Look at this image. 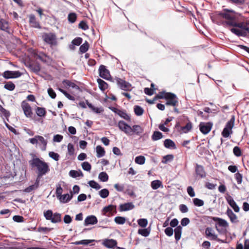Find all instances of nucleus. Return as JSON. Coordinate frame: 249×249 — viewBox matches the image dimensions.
Here are the masks:
<instances>
[{
	"mask_svg": "<svg viewBox=\"0 0 249 249\" xmlns=\"http://www.w3.org/2000/svg\"><path fill=\"white\" fill-rule=\"evenodd\" d=\"M29 163L32 168H36L38 177L46 175L50 170L48 163L38 158H33L29 161Z\"/></svg>",
	"mask_w": 249,
	"mask_h": 249,
	"instance_id": "nucleus-1",
	"label": "nucleus"
},
{
	"mask_svg": "<svg viewBox=\"0 0 249 249\" xmlns=\"http://www.w3.org/2000/svg\"><path fill=\"white\" fill-rule=\"evenodd\" d=\"M218 15L224 18L226 20L223 22L224 26H231V22H234L241 17V15L233 10L227 8L223 9L222 11L218 13Z\"/></svg>",
	"mask_w": 249,
	"mask_h": 249,
	"instance_id": "nucleus-2",
	"label": "nucleus"
},
{
	"mask_svg": "<svg viewBox=\"0 0 249 249\" xmlns=\"http://www.w3.org/2000/svg\"><path fill=\"white\" fill-rule=\"evenodd\" d=\"M44 216L47 220H50L53 223H59L62 221L61 214L58 213H53L51 210L44 212Z\"/></svg>",
	"mask_w": 249,
	"mask_h": 249,
	"instance_id": "nucleus-3",
	"label": "nucleus"
},
{
	"mask_svg": "<svg viewBox=\"0 0 249 249\" xmlns=\"http://www.w3.org/2000/svg\"><path fill=\"white\" fill-rule=\"evenodd\" d=\"M234 121L235 116L232 115L230 120L226 123L221 133L222 136L223 137L228 138L230 136V134H232V129L234 126Z\"/></svg>",
	"mask_w": 249,
	"mask_h": 249,
	"instance_id": "nucleus-4",
	"label": "nucleus"
},
{
	"mask_svg": "<svg viewBox=\"0 0 249 249\" xmlns=\"http://www.w3.org/2000/svg\"><path fill=\"white\" fill-rule=\"evenodd\" d=\"M165 100L166 106H171L174 107L178 106V98L175 93L172 92L166 93Z\"/></svg>",
	"mask_w": 249,
	"mask_h": 249,
	"instance_id": "nucleus-5",
	"label": "nucleus"
},
{
	"mask_svg": "<svg viewBox=\"0 0 249 249\" xmlns=\"http://www.w3.org/2000/svg\"><path fill=\"white\" fill-rule=\"evenodd\" d=\"M112 82H115L118 87L122 90L124 91H130L131 90L132 85L128 82L118 77H115Z\"/></svg>",
	"mask_w": 249,
	"mask_h": 249,
	"instance_id": "nucleus-6",
	"label": "nucleus"
},
{
	"mask_svg": "<svg viewBox=\"0 0 249 249\" xmlns=\"http://www.w3.org/2000/svg\"><path fill=\"white\" fill-rule=\"evenodd\" d=\"M43 38L44 41L48 44L56 45L57 44L56 37L53 33H46L43 36Z\"/></svg>",
	"mask_w": 249,
	"mask_h": 249,
	"instance_id": "nucleus-7",
	"label": "nucleus"
},
{
	"mask_svg": "<svg viewBox=\"0 0 249 249\" xmlns=\"http://www.w3.org/2000/svg\"><path fill=\"white\" fill-rule=\"evenodd\" d=\"M99 73V76L104 79L110 80L112 79L109 71L106 68V67L103 65L100 66Z\"/></svg>",
	"mask_w": 249,
	"mask_h": 249,
	"instance_id": "nucleus-8",
	"label": "nucleus"
},
{
	"mask_svg": "<svg viewBox=\"0 0 249 249\" xmlns=\"http://www.w3.org/2000/svg\"><path fill=\"white\" fill-rule=\"evenodd\" d=\"M22 73L18 71H6L3 74L2 76L6 79L11 78H16L21 76Z\"/></svg>",
	"mask_w": 249,
	"mask_h": 249,
	"instance_id": "nucleus-9",
	"label": "nucleus"
},
{
	"mask_svg": "<svg viewBox=\"0 0 249 249\" xmlns=\"http://www.w3.org/2000/svg\"><path fill=\"white\" fill-rule=\"evenodd\" d=\"M209 218L212 219L214 221L217 222V223L215 224V228L219 232H221V230L218 228L217 225L224 228H226L228 226V223L225 219L217 217H209Z\"/></svg>",
	"mask_w": 249,
	"mask_h": 249,
	"instance_id": "nucleus-10",
	"label": "nucleus"
},
{
	"mask_svg": "<svg viewBox=\"0 0 249 249\" xmlns=\"http://www.w3.org/2000/svg\"><path fill=\"white\" fill-rule=\"evenodd\" d=\"M118 126L120 130L123 131L128 135H131V127L124 121H120L118 122Z\"/></svg>",
	"mask_w": 249,
	"mask_h": 249,
	"instance_id": "nucleus-11",
	"label": "nucleus"
},
{
	"mask_svg": "<svg viewBox=\"0 0 249 249\" xmlns=\"http://www.w3.org/2000/svg\"><path fill=\"white\" fill-rule=\"evenodd\" d=\"M212 122H201L199 124V130L203 134H207L211 131L213 126Z\"/></svg>",
	"mask_w": 249,
	"mask_h": 249,
	"instance_id": "nucleus-12",
	"label": "nucleus"
},
{
	"mask_svg": "<svg viewBox=\"0 0 249 249\" xmlns=\"http://www.w3.org/2000/svg\"><path fill=\"white\" fill-rule=\"evenodd\" d=\"M21 107L24 111V115L28 118H31L33 115V112L31 106L25 101L21 103Z\"/></svg>",
	"mask_w": 249,
	"mask_h": 249,
	"instance_id": "nucleus-13",
	"label": "nucleus"
},
{
	"mask_svg": "<svg viewBox=\"0 0 249 249\" xmlns=\"http://www.w3.org/2000/svg\"><path fill=\"white\" fill-rule=\"evenodd\" d=\"M195 173L196 176L199 177L200 178H204L206 177V172L204 170V167L197 163L196 164Z\"/></svg>",
	"mask_w": 249,
	"mask_h": 249,
	"instance_id": "nucleus-14",
	"label": "nucleus"
},
{
	"mask_svg": "<svg viewBox=\"0 0 249 249\" xmlns=\"http://www.w3.org/2000/svg\"><path fill=\"white\" fill-rule=\"evenodd\" d=\"M226 200L229 205L233 209L235 212L238 213L239 212V207L237 205L235 201L231 196H229L228 197H227Z\"/></svg>",
	"mask_w": 249,
	"mask_h": 249,
	"instance_id": "nucleus-15",
	"label": "nucleus"
},
{
	"mask_svg": "<svg viewBox=\"0 0 249 249\" xmlns=\"http://www.w3.org/2000/svg\"><path fill=\"white\" fill-rule=\"evenodd\" d=\"M98 222L97 217L94 215L88 216L84 220V225L88 226L89 225H94Z\"/></svg>",
	"mask_w": 249,
	"mask_h": 249,
	"instance_id": "nucleus-16",
	"label": "nucleus"
},
{
	"mask_svg": "<svg viewBox=\"0 0 249 249\" xmlns=\"http://www.w3.org/2000/svg\"><path fill=\"white\" fill-rule=\"evenodd\" d=\"M102 244L108 249H112L116 247L117 242L114 239H105L103 241Z\"/></svg>",
	"mask_w": 249,
	"mask_h": 249,
	"instance_id": "nucleus-17",
	"label": "nucleus"
},
{
	"mask_svg": "<svg viewBox=\"0 0 249 249\" xmlns=\"http://www.w3.org/2000/svg\"><path fill=\"white\" fill-rule=\"evenodd\" d=\"M35 55L37 59H39L44 63H49L51 60V58L43 53L36 54Z\"/></svg>",
	"mask_w": 249,
	"mask_h": 249,
	"instance_id": "nucleus-18",
	"label": "nucleus"
},
{
	"mask_svg": "<svg viewBox=\"0 0 249 249\" xmlns=\"http://www.w3.org/2000/svg\"><path fill=\"white\" fill-rule=\"evenodd\" d=\"M134 205L132 202H127L124 204H121L119 206V211L120 212L127 211L132 210L134 208Z\"/></svg>",
	"mask_w": 249,
	"mask_h": 249,
	"instance_id": "nucleus-19",
	"label": "nucleus"
},
{
	"mask_svg": "<svg viewBox=\"0 0 249 249\" xmlns=\"http://www.w3.org/2000/svg\"><path fill=\"white\" fill-rule=\"evenodd\" d=\"M226 213L230 218L231 223H236L238 222L237 216L230 208H228Z\"/></svg>",
	"mask_w": 249,
	"mask_h": 249,
	"instance_id": "nucleus-20",
	"label": "nucleus"
},
{
	"mask_svg": "<svg viewBox=\"0 0 249 249\" xmlns=\"http://www.w3.org/2000/svg\"><path fill=\"white\" fill-rule=\"evenodd\" d=\"M0 29L10 34L8 22L6 20L1 18L0 19Z\"/></svg>",
	"mask_w": 249,
	"mask_h": 249,
	"instance_id": "nucleus-21",
	"label": "nucleus"
},
{
	"mask_svg": "<svg viewBox=\"0 0 249 249\" xmlns=\"http://www.w3.org/2000/svg\"><path fill=\"white\" fill-rule=\"evenodd\" d=\"M240 18H238V19L234 22H231V27L239 28L240 30H243L244 27L247 25L248 22H239Z\"/></svg>",
	"mask_w": 249,
	"mask_h": 249,
	"instance_id": "nucleus-22",
	"label": "nucleus"
},
{
	"mask_svg": "<svg viewBox=\"0 0 249 249\" xmlns=\"http://www.w3.org/2000/svg\"><path fill=\"white\" fill-rule=\"evenodd\" d=\"M163 144L165 147L168 149H176L177 148L175 142L169 139L165 140Z\"/></svg>",
	"mask_w": 249,
	"mask_h": 249,
	"instance_id": "nucleus-23",
	"label": "nucleus"
},
{
	"mask_svg": "<svg viewBox=\"0 0 249 249\" xmlns=\"http://www.w3.org/2000/svg\"><path fill=\"white\" fill-rule=\"evenodd\" d=\"M29 23L33 27L39 29L41 28L39 22L36 21V18L33 14L29 16Z\"/></svg>",
	"mask_w": 249,
	"mask_h": 249,
	"instance_id": "nucleus-24",
	"label": "nucleus"
},
{
	"mask_svg": "<svg viewBox=\"0 0 249 249\" xmlns=\"http://www.w3.org/2000/svg\"><path fill=\"white\" fill-rule=\"evenodd\" d=\"M86 103L88 107L90 108L94 112L97 114H100L104 112L103 107H94L91 103L89 102L88 100H86Z\"/></svg>",
	"mask_w": 249,
	"mask_h": 249,
	"instance_id": "nucleus-25",
	"label": "nucleus"
},
{
	"mask_svg": "<svg viewBox=\"0 0 249 249\" xmlns=\"http://www.w3.org/2000/svg\"><path fill=\"white\" fill-rule=\"evenodd\" d=\"M143 132V129L139 125H134L131 127V134L135 133L138 136H141Z\"/></svg>",
	"mask_w": 249,
	"mask_h": 249,
	"instance_id": "nucleus-26",
	"label": "nucleus"
},
{
	"mask_svg": "<svg viewBox=\"0 0 249 249\" xmlns=\"http://www.w3.org/2000/svg\"><path fill=\"white\" fill-rule=\"evenodd\" d=\"M116 206L113 205H109L105 207L103 209V212L105 214L107 213H116Z\"/></svg>",
	"mask_w": 249,
	"mask_h": 249,
	"instance_id": "nucleus-27",
	"label": "nucleus"
},
{
	"mask_svg": "<svg viewBox=\"0 0 249 249\" xmlns=\"http://www.w3.org/2000/svg\"><path fill=\"white\" fill-rule=\"evenodd\" d=\"M97 81L99 85V88L101 91H104L107 89L108 84L106 82L100 78H98Z\"/></svg>",
	"mask_w": 249,
	"mask_h": 249,
	"instance_id": "nucleus-28",
	"label": "nucleus"
},
{
	"mask_svg": "<svg viewBox=\"0 0 249 249\" xmlns=\"http://www.w3.org/2000/svg\"><path fill=\"white\" fill-rule=\"evenodd\" d=\"M83 39L80 37H77L73 39L71 42L72 44L70 45V48L71 50L74 49V46H79L82 42Z\"/></svg>",
	"mask_w": 249,
	"mask_h": 249,
	"instance_id": "nucleus-29",
	"label": "nucleus"
},
{
	"mask_svg": "<svg viewBox=\"0 0 249 249\" xmlns=\"http://www.w3.org/2000/svg\"><path fill=\"white\" fill-rule=\"evenodd\" d=\"M175 238L177 242H178L181 238L182 233V227L181 226H177L174 230Z\"/></svg>",
	"mask_w": 249,
	"mask_h": 249,
	"instance_id": "nucleus-30",
	"label": "nucleus"
},
{
	"mask_svg": "<svg viewBox=\"0 0 249 249\" xmlns=\"http://www.w3.org/2000/svg\"><path fill=\"white\" fill-rule=\"evenodd\" d=\"M151 231V228L150 227L143 229H140L138 231V233L144 236V237H147Z\"/></svg>",
	"mask_w": 249,
	"mask_h": 249,
	"instance_id": "nucleus-31",
	"label": "nucleus"
},
{
	"mask_svg": "<svg viewBox=\"0 0 249 249\" xmlns=\"http://www.w3.org/2000/svg\"><path fill=\"white\" fill-rule=\"evenodd\" d=\"M62 83L69 87L81 91L80 88L78 86L69 80L65 79L63 81Z\"/></svg>",
	"mask_w": 249,
	"mask_h": 249,
	"instance_id": "nucleus-32",
	"label": "nucleus"
},
{
	"mask_svg": "<svg viewBox=\"0 0 249 249\" xmlns=\"http://www.w3.org/2000/svg\"><path fill=\"white\" fill-rule=\"evenodd\" d=\"M36 138L38 139V142H39L42 146L41 147V149L42 151L46 150L47 142L45 139L41 136L36 135Z\"/></svg>",
	"mask_w": 249,
	"mask_h": 249,
	"instance_id": "nucleus-33",
	"label": "nucleus"
},
{
	"mask_svg": "<svg viewBox=\"0 0 249 249\" xmlns=\"http://www.w3.org/2000/svg\"><path fill=\"white\" fill-rule=\"evenodd\" d=\"M96 151L97 153L96 156L99 158L103 157L105 155L106 151L105 149L101 145H98L96 146Z\"/></svg>",
	"mask_w": 249,
	"mask_h": 249,
	"instance_id": "nucleus-34",
	"label": "nucleus"
},
{
	"mask_svg": "<svg viewBox=\"0 0 249 249\" xmlns=\"http://www.w3.org/2000/svg\"><path fill=\"white\" fill-rule=\"evenodd\" d=\"M36 112L38 117H45L46 114V109L44 107H36Z\"/></svg>",
	"mask_w": 249,
	"mask_h": 249,
	"instance_id": "nucleus-35",
	"label": "nucleus"
},
{
	"mask_svg": "<svg viewBox=\"0 0 249 249\" xmlns=\"http://www.w3.org/2000/svg\"><path fill=\"white\" fill-rule=\"evenodd\" d=\"M163 137V135L161 132L155 131L151 136V139L153 141H156L162 139Z\"/></svg>",
	"mask_w": 249,
	"mask_h": 249,
	"instance_id": "nucleus-36",
	"label": "nucleus"
},
{
	"mask_svg": "<svg viewBox=\"0 0 249 249\" xmlns=\"http://www.w3.org/2000/svg\"><path fill=\"white\" fill-rule=\"evenodd\" d=\"M231 31L238 36L246 37L245 33L239 29L232 28L231 29Z\"/></svg>",
	"mask_w": 249,
	"mask_h": 249,
	"instance_id": "nucleus-37",
	"label": "nucleus"
},
{
	"mask_svg": "<svg viewBox=\"0 0 249 249\" xmlns=\"http://www.w3.org/2000/svg\"><path fill=\"white\" fill-rule=\"evenodd\" d=\"M69 176L73 178H76L78 177H83V173L79 170V171L71 170L69 172Z\"/></svg>",
	"mask_w": 249,
	"mask_h": 249,
	"instance_id": "nucleus-38",
	"label": "nucleus"
},
{
	"mask_svg": "<svg viewBox=\"0 0 249 249\" xmlns=\"http://www.w3.org/2000/svg\"><path fill=\"white\" fill-rule=\"evenodd\" d=\"M192 128V124L189 121L184 126L180 127V129L184 133H187L191 131Z\"/></svg>",
	"mask_w": 249,
	"mask_h": 249,
	"instance_id": "nucleus-39",
	"label": "nucleus"
},
{
	"mask_svg": "<svg viewBox=\"0 0 249 249\" xmlns=\"http://www.w3.org/2000/svg\"><path fill=\"white\" fill-rule=\"evenodd\" d=\"M151 188L153 190H156L160 187L162 186V182L160 180H155L151 182Z\"/></svg>",
	"mask_w": 249,
	"mask_h": 249,
	"instance_id": "nucleus-40",
	"label": "nucleus"
},
{
	"mask_svg": "<svg viewBox=\"0 0 249 249\" xmlns=\"http://www.w3.org/2000/svg\"><path fill=\"white\" fill-rule=\"evenodd\" d=\"M117 114L121 118L127 121L130 120V116L126 113V112L125 111L119 109Z\"/></svg>",
	"mask_w": 249,
	"mask_h": 249,
	"instance_id": "nucleus-41",
	"label": "nucleus"
},
{
	"mask_svg": "<svg viewBox=\"0 0 249 249\" xmlns=\"http://www.w3.org/2000/svg\"><path fill=\"white\" fill-rule=\"evenodd\" d=\"M174 156L172 154H168L163 157L161 162L164 164L172 161L174 159Z\"/></svg>",
	"mask_w": 249,
	"mask_h": 249,
	"instance_id": "nucleus-42",
	"label": "nucleus"
},
{
	"mask_svg": "<svg viewBox=\"0 0 249 249\" xmlns=\"http://www.w3.org/2000/svg\"><path fill=\"white\" fill-rule=\"evenodd\" d=\"M89 48V44L86 41L79 48V51L81 53H85L88 51Z\"/></svg>",
	"mask_w": 249,
	"mask_h": 249,
	"instance_id": "nucleus-43",
	"label": "nucleus"
},
{
	"mask_svg": "<svg viewBox=\"0 0 249 249\" xmlns=\"http://www.w3.org/2000/svg\"><path fill=\"white\" fill-rule=\"evenodd\" d=\"M98 178L102 182H106L108 179V176L105 172H101L98 176Z\"/></svg>",
	"mask_w": 249,
	"mask_h": 249,
	"instance_id": "nucleus-44",
	"label": "nucleus"
},
{
	"mask_svg": "<svg viewBox=\"0 0 249 249\" xmlns=\"http://www.w3.org/2000/svg\"><path fill=\"white\" fill-rule=\"evenodd\" d=\"M134 111L135 114L137 116H141L143 113V108L140 106H135L134 107Z\"/></svg>",
	"mask_w": 249,
	"mask_h": 249,
	"instance_id": "nucleus-45",
	"label": "nucleus"
},
{
	"mask_svg": "<svg viewBox=\"0 0 249 249\" xmlns=\"http://www.w3.org/2000/svg\"><path fill=\"white\" fill-rule=\"evenodd\" d=\"M145 158L143 156H138L135 158V162L138 164L142 165L145 163Z\"/></svg>",
	"mask_w": 249,
	"mask_h": 249,
	"instance_id": "nucleus-46",
	"label": "nucleus"
},
{
	"mask_svg": "<svg viewBox=\"0 0 249 249\" xmlns=\"http://www.w3.org/2000/svg\"><path fill=\"white\" fill-rule=\"evenodd\" d=\"M88 184L92 188L98 190L101 188L100 185L95 181L92 180L89 181Z\"/></svg>",
	"mask_w": 249,
	"mask_h": 249,
	"instance_id": "nucleus-47",
	"label": "nucleus"
},
{
	"mask_svg": "<svg viewBox=\"0 0 249 249\" xmlns=\"http://www.w3.org/2000/svg\"><path fill=\"white\" fill-rule=\"evenodd\" d=\"M109 194V192L107 189H103L99 192V195L103 198H107Z\"/></svg>",
	"mask_w": 249,
	"mask_h": 249,
	"instance_id": "nucleus-48",
	"label": "nucleus"
},
{
	"mask_svg": "<svg viewBox=\"0 0 249 249\" xmlns=\"http://www.w3.org/2000/svg\"><path fill=\"white\" fill-rule=\"evenodd\" d=\"M138 224L141 227L145 228L148 224V220L146 218H140L137 220Z\"/></svg>",
	"mask_w": 249,
	"mask_h": 249,
	"instance_id": "nucleus-49",
	"label": "nucleus"
},
{
	"mask_svg": "<svg viewBox=\"0 0 249 249\" xmlns=\"http://www.w3.org/2000/svg\"><path fill=\"white\" fill-rule=\"evenodd\" d=\"M94 240H82L80 241H76L74 243V244L76 245H87L91 243H92L94 242Z\"/></svg>",
	"mask_w": 249,
	"mask_h": 249,
	"instance_id": "nucleus-50",
	"label": "nucleus"
},
{
	"mask_svg": "<svg viewBox=\"0 0 249 249\" xmlns=\"http://www.w3.org/2000/svg\"><path fill=\"white\" fill-rule=\"evenodd\" d=\"M77 18V15L75 13H70L68 16V21L71 23L75 22Z\"/></svg>",
	"mask_w": 249,
	"mask_h": 249,
	"instance_id": "nucleus-51",
	"label": "nucleus"
},
{
	"mask_svg": "<svg viewBox=\"0 0 249 249\" xmlns=\"http://www.w3.org/2000/svg\"><path fill=\"white\" fill-rule=\"evenodd\" d=\"M4 88L8 90L12 91L15 89V85L12 82L9 81L4 85Z\"/></svg>",
	"mask_w": 249,
	"mask_h": 249,
	"instance_id": "nucleus-52",
	"label": "nucleus"
},
{
	"mask_svg": "<svg viewBox=\"0 0 249 249\" xmlns=\"http://www.w3.org/2000/svg\"><path fill=\"white\" fill-rule=\"evenodd\" d=\"M126 221V219L124 217L122 216H116L114 218V221L117 224L123 225Z\"/></svg>",
	"mask_w": 249,
	"mask_h": 249,
	"instance_id": "nucleus-53",
	"label": "nucleus"
},
{
	"mask_svg": "<svg viewBox=\"0 0 249 249\" xmlns=\"http://www.w3.org/2000/svg\"><path fill=\"white\" fill-rule=\"evenodd\" d=\"M193 203L196 206L201 207L203 206L204 202L203 200L198 198H195L193 199Z\"/></svg>",
	"mask_w": 249,
	"mask_h": 249,
	"instance_id": "nucleus-54",
	"label": "nucleus"
},
{
	"mask_svg": "<svg viewBox=\"0 0 249 249\" xmlns=\"http://www.w3.org/2000/svg\"><path fill=\"white\" fill-rule=\"evenodd\" d=\"M82 169L86 171H90L91 168V165L88 161H84L82 163Z\"/></svg>",
	"mask_w": 249,
	"mask_h": 249,
	"instance_id": "nucleus-55",
	"label": "nucleus"
},
{
	"mask_svg": "<svg viewBox=\"0 0 249 249\" xmlns=\"http://www.w3.org/2000/svg\"><path fill=\"white\" fill-rule=\"evenodd\" d=\"M49 156L50 158L53 159L55 161H58L59 160L60 156L59 155L53 151H51L49 153Z\"/></svg>",
	"mask_w": 249,
	"mask_h": 249,
	"instance_id": "nucleus-56",
	"label": "nucleus"
},
{
	"mask_svg": "<svg viewBox=\"0 0 249 249\" xmlns=\"http://www.w3.org/2000/svg\"><path fill=\"white\" fill-rule=\"evenodd\" d=\"M233 153L235 156L238 157H240L242 155L241 149L238 146H236L233 147Z\"/></svg>",
	"mask_w": 249,
	"mask_h": 249,
	"instance_id": "nucleus-57",
	"label": "nucleus"
},
{
	"mask_svg": "<svg viewBox=\"0 0 249 249\" xmlns=\"http://www.w3.org/2000/svg\"><path fill=\"white\" fill-rule=\"evenodd\" d=\"M74 148L73 145L71 143H69L68 145V154L70 156H72L74 154Z\"/></svg>",
	"mask_w": 249,
	"mask_h": 249,
	"instance_id": "nucleus-58",
	"label": "nucleus"
},
{
	"mask_svg": "<svg viewBox=\"0 0 249 249\" xmlns=\"http://www.w3.org/2000/svg\"><path fill=\"white\" fill-rule=\"evenodd\" d=\"M63 192V189L61 186V185L59 184H58L56 186V195L57 196V198H58L61 196L62 195Z\"/></svg>",
	"mask_w": 249,
	"mask_h": 249,
	"instance_id": "nucleus-59",
	"label": "nucleus"
},
{
	"mask_svg": "<svg viewBox=\"0 0 249 249\" xmlns=\"http://www.w3.org/2000/svg\"><path fill=\"white\" fill-rule=\"evenodd\" d=\"M78 27L79 28L83 30H87L89 29V26L88 25L86 21L82 20L81 21Z\"/></svg>",
	"mask_w": 249,
	"mask_h": 249,
	"instance_id": "nucleus-60",
	"label": "nucleus"
},
{
	"mask_svg": "<svg viewBox=\"0 0 249 249\" xmlns=\"http://www.w3.org/2000/svg\"><path fill=\"white\" fill-rule=\"evenodd\" d=\"M0 112L6 118H8L10 116V112L7 110L6 109L3 108L2 106L0 105Z\"/></svg>",
	"mask_w": 249,
	"mask_h": 249,
	"instance_id": "nucleus-61",
	"label": "nucleus"
},
{
	"mask_svg": "<svg viewBox=\"0 0 249 249\" xmlns=\"http://www.w3.org/2000/svg\"><path fill=\"white\" fill-rule=\"evenodd\" d=\"M235 178L238 184H240L242 183L243 178L242 174L239 173V172L236 173L235 174Z\"/></svg>",
	"mask_w": 249,
	"mask_h": 249,
	"instance_id": "nucleus-62",
	"label": "nucleus"
},
{
	"mask_svg": "<svg viewBox=\"0 0 249 249\" xmlns=\"http://www.w3.org/2000/svg\"><path fill=\"white\" fill-rule=\"evenodd\" d=\"M187 192L190 196L191 197L195 196V193L193 188L192 186H188L187 188Z\"/></svg>",
	"mask_w": 249,
	"mask_h": 249,
	"instance_id": "nucleus-63",
	"label": "nucleus"
},
{
	"mask_svg": "<svg viewBox=\"0 0 249 249\" xmlns=\"http://www.w3.org/2000/svg\"><path fill=\"white\" fill-rule=\"evenodd\" d=\"M47 91H48V94L49 95V96H50L51 98H52V99L55 98V97L56 96V94L55 91L53 90V89L52 88H49L48 89Z\"/></svg>",
	"mask_w": 249,
	"mask_h": 249,
	"instance_id": "nucleus-64",
	"label": "nucleus"
}]
</instances>
